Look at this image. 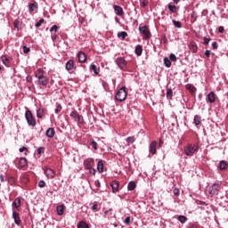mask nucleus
<instances>
[{"label": "nucleus", "mask_w": 228, "mask_h": 228, "mask_svg": "<svg viewBox=\"0 0 228 228\" xmlns=\"http://www.w3.org/2000/svg\"><path fill=\"white\" fill-rule=\"evenodd\" d=\"M53 31H54L56 33V31H58V27L56 25H53L51 28H50V32L53 33Z\"/></svg>", "instance_id": "3c124183"}, {"label": "nucleus", "mask_w": 228, "mask_h": 228, "mask_svg": "<svg viewBox=\"0 0 228 228\" xmlns=\"http://www.w3.org/2000/svg\"><path fill=\"white\" fill-rule=\"evenodd\" d=\"M194 124L195 126H200V116L199 115L194 116Z\"/></svg>", "instance_id": "c9c22d12"}, {"label": "nucleus", "mask_w": 228, "mask_h": 228, "mask_svg": "<svg viewBox=\"0 0 228 228\" xmlns=\"http://www.w3.org/2000/svg\"><path fill=\"white\" fill-rule=\"evenodd\" d=\"M169 60H170V61H177V57L175 56V54L171 53L169 55Z\"/></svg>", "instance_id": "a19ab883"}, {"label": "nucleus", "mask_w": 228, "mask_h": 228, "mask_svg": "<svg viewBox=\"0 0 228 228\" xmlns=\"http://www.w3.org/2000/svg\"><path fill=\"white\" fill-rule=\"evenodd\" d=\"M81 118H83V116H80L78 114V116L77 117V119H75V120H77L78 122H81Z\"/></svg>", "instance_id": "0e129e2a"}, {"label": "nucleus", "mask_w": 228, "mask_h": 228, "mask_svg": "<svg viewBox=\"0 0 228 228\" xmlns=\"http://www.w3.org/2000/svg\"><path fill=\"white\" fill-rule=\"evenodd\" d=\"M173 193H174V195H179V193H180L179 189H177V188L174 189Z\"/></svg>", "instance_id": "bf43d9fd"}, {"label": "nucleus", "mask_w": 228, "mask_h": 228, "mask_svg": "<svg viewBox=\"0 0 228 228\" xmlns=\"http://www.w3.org/2000/svg\"><path fill=\"white\" fill-rule=\"evenodd\" d=\"M57 215L61 216L65 211V205H60L56 208Z\"/></svg>", "instance_id": "6ab92c4d"}, {"label": "nucleus", "mask_w": 228, "mask_h": 228, "mask_svg": "<svg viewBox=\"0 0 228 228\" xmlns=\"http://www.w3.org/2000/svg\"><path fill=\"white\" fill-rule=\"evenodd\" d=\"M87 170H89V174H92L93 175H95V168L91 167V168H89Z\"/></svg>", "instance_id": "864d4df0"}, {"label": "nucleus", "mask_w": 228, "mask_h": 228, "mask_svg": "<svg viewBox=\"0 0 228 228\" xmlns=\"http://www.w3.org/2000/svg\"><path fill=\"white\" fill-rule=\"evenodd\" d=\"M45 134L47 138H53L54 134H56V132L54 131V128L50 127L46 130Z\"/></svg>", "instance_id": "f3484780"}, {"label": "nucleus", "mask_w": 228, "mask_h": 228, "mask_svg": "<svg viewBox=\"0 0 228 228\" xmlns=\"http://www.w3.org/2000/svg\"><path fill=\"white\" fill-rule=\"evenodd\" d=\"M110 186L112 188L113 193H117V191H118V182L117 181L111 182Z\"/></svg>", "instance_id": "aec40b11"}, {"label": "nucleus", "mask_w": 228, "mask_h": 228, "mask_svg": "<svg viewBox=\"0 0 228 228\" xmlns=\"http://www.w3.org/2000/svg\"><path fill=\"white\" fill-rule=\"evenodd\" d=\"M42 24H44V19L39 20L37 23H36V28H40V26H42Z\"/></svg>", "instance_id": "c03bdc74"}, {"label": "nucleus", "mask_w": 228, "mask_h": 228, "mask_svg": "<svg viewBox=\"0 0 228 228\" xmlns=\"http://www.w3.org/2000/svg\"><path fill=\"white\" fill-rule=\"evenodd\" d=\"M39 188H45V182L44 180H40L38 182Z\"/></svg>", "instance_id": "37998d69"}, {"label": "nucleus", "mask_w": 228, "mask_h": 228, "mask_svg": "<svg viewBox=\"0 0 228 228\" xmlns=\"http://www.w3.org/2000/svg\"><path fill=\"white\" fill-rule=\"evenodd\" d=\"M31 51V49H29V47L28 46H23V53L25 54H28V53H29Z\"/></svg>", "instance_id": "09e8293b"}, {"label": "nucleus", "mask_w": 228, "mask_h": 228, "mask_svg": "<svg viewBox=\"0 0 228 228\" xmlns=\"http://www.w3.org/2000/svg\"><path fill=\"white\" fill-rule=\"evenodd\" d=\"M192 53H197V46H194V47H193Z\"/></svg>", "instance_id": "338daca9"}, {"label": "nucleus", "mask_w": 228, "mask_h": 228, "mask_svg": "<svg viewBox=\"0 0 228 228\" xmlns=\"http://www.w3.org/2000/svg\"><path fill=\"white\" fill-rule=\"evenodd\" d=\"M187 220H188V217H186L185 216H178V222L180 224H186Z\"/></svg>", "instance_id": "72a5a7b5"}, {"label": "nucleus", "mask_w": 228, "mask_h": 228, "mask_svg": "<svg viewBox=\"0 0 228 228\" xmlns=\"http://www.w3.org/2000/svg\"><path fill=\"white\" fill-rule=\"evenodd\" d=\"M18 165H19L20 168H24V167L28 166V159H26L24 157L20 158Z\"/></svg>", "instance_id": "dca6fc26"}, {"label": "nucleus", "mask_w": 228, "mask_h": 228, "mask_svg": "<svg viewBox=\"0 0 228 228\" xmlns=\"http://www.w3.org/2000/svg\"><path fill=\"white\" fill-rule=\"evenodd\" d=\"M12 218L14 220V224H16V225H20V216L19 215V213L13 211L12 212Z\"/></svg>", "instance_id": "2eb2a0df"}, {"label": "nucleus", "mask_w": 228, "mask_h": 228, "mask_svg": "<svg viewBox=\"0 0 228 228\" xmlns=\"http://www.w3.org/2000/svg\"><path fill=\"white\" fill-rule=\"evenodd\" d=\"M134 52L137 56H142V53H143V48H142V45H137Z\"/></svg>", "instance_id": "bb28decb"}, {"label": "nucleus", "mask_w": 228, "mask_h": 228, "mask_svg": "<svg viewBox=\"0 0 228 228\" xmlns=\"http://www.w3.org/2000/svg\"><path fill=\"white\" fill-rule=\"evenodd\" d=\"M208 102H210V104H213L216 102V94H215L214 92H210L208 94Z\"/></svg>", "instance_id": "4468645a"}, {"label": "nucleus", "mask_w": 228, "mask_h": 228, "mask_svg": "<svg viewBox=\"0 0 228 228\" xmlns=\"http://www.w3.org/2000/svg\"><path fill=\"white\" fill-rule=\"evenodd\" d=\"M199 151V146L195 144H189L185 149L184 152L186 156H193L195 152Z\"/></svg>", "instance_id": "20e7f679"}, {"label": "nucleus", "mask_w": 228, "mask_h": 228, "mask_svg": "<svg viewBox=\"0 0 228 228\" xmlns=\"http://www.w3.org/2000/svg\"><path fill=\"white\" fill-rule=\"evenodd\" d=\"M115 63L121 69H126V67H127V61H126V59H124L123 57L116 58Z\"/></svg>", "instance_id": "423d86ee"}, {"label": "nucleus", "mask_w": 228, "mask_h": 228, "mask_svg": "<svg viewBox=\"0 0 228 228\" xmlns=\"http://www.w3.org/2000/svg\"><path fill=\"white\" fill-rule=\"evenodd\" d=\"M134 136H130L126 138V142L127 143H134Z\"/></svg>", "instance_id": "79ce46f5"}, {"label": "nucleus", "mask_w": 228, "mask_h": 228, "mask_svg": "<svg viewBox=\"0 0 228 228\" xmlns=\"http://www.w3.org/2000/svg\"><path fill=\"white\" fill-rule=\"evenodd\" d=\"M1 60L4 65H5V67H8V65L10 64V61L8 60V57H6L5 55H2Z\"/></svg>", "instance_id": "473e14b6"}, {"label": "nucleus", "mask_w": 228, "mask_h": 228, "mask_svg": "<svg viewBox=\"0 0 228 228\" xmlns=\"http://www.w3.org/2000/svg\"><path fill=\"white\" fill-rule=\"evenodd\" d=\"M139 31L141 35H143V38L145 40H149V38H151V30H149V27H147V25L139 27Z\"/></svg>", "instance_id": "39448f33"}, {"label": "nucleus", "mask_w": 228, "mask_h": 228, "mask_svg": "<svg viewBox=\"0 0 228 228\" xmlns=\"http://www.w3.org/2000/svg\"><path fill=\"white\" fill-rule=\"evenodd\" d=\"M187 228H198L197 225L193 224H190Z\"/></svg>", "instance_id": "e2e57ef3"}, {"label": "nucleus", "mask_w": 228, "mask_h": 228, "mask_svg": "<svg viewBox=\"0 0 228 228\" xmlns=\"http://www.w3.org/2000/svg\"><path fill=\"white\" fill-rule=\"evenodd\" d=\"M124 224H126V225H129V224H131V217L126 216L124 220Z\"/></svg>", "instance_id": "a18cd8bd"}, {"label": "nucleus", "mask_w": 228, "mask_h": 228, "mask_svg": "<svg viewBox=\"0 0 228 228\" xmlns=\"http://www.w3.org/2000/svg\"><path fill=\"white\" fill-rule=\"evenodd\" d=\"M54 111L58 115L61 111V104H58Z\"/></svg>", "instance_id": "49530a36"}, {"label": "nucleus", "mask_w": 228, "mask_h": 228, "mask_svg": "<svg viewBox=\"0 0 228 228\" xmlns=\"http://www.w3.org/2000/svg\"><path fill=\"white\" fill-rule=\"evenodd\" d=\"M186 90H189V92H191V94H194V92H197V88L193 84H187L185 86Z\"/></svg>", "instance_id": "5701e85b"}, {"label": "nucleus", "mask_w": 228, "mask_h": 228, "mask_svg": "<svg viewBox=\"0 0 228 228\" xmlns=\"http://www.w3.org/2000/svg\"><path fill=\"white\" fill-rule=\"evenodd\" d=\"M38 9V4L37 2L28 4V12H32Z\"/></svg>", "instance_id": "4be33fe9"}, {"label": "nucleus", "mask_w": 228, "mask_h": 228, "mask_svg": "<svg viewBox=\"0 0 228 228\" xmlns=\"http://www.w3.org/2000/svg\"><path fill=\"white\" fill-rule=\"evenodd\" d=\"M12 207L15 208V209H19V208H20V198H16L12 202Z\"/></svg>", "instance_id": "b1692460"}, {"label": "nucleus", "mask_w": 228, "mask_h": 228, "mask_svg": "<svg viewBox=\"0 0 228 228\" xmlns=\"http://www.w3.org/2000/svg\"><path fill=\"white\" fill-rule=\"evenodd\" d=\"M167 99H172L173 95H174V92L172 91V88H167Z\"/></svg>", "instance_id": "7c9ffc66"}, {"label": "nucleus", "mask_w": 228, "mask_h": 228, "mask_svg": "<svg viewBox=\"0 0 228 228\" xmlns=\"http://www.w3.org/2000/svg\"><path fill=\"white\" fill-rule=\"evenodd\" d=\"M45 172V177H47V179H54L56 173H54V171L49 167H46L44 169Z\"/></svg>", "instance_id": "0eeeda50"}, {"label": "nucleus", "mask_w": 228, "mask_h": 228, "mask_svg": "<svg viewBox=\"0 0 228 228\" xmlns=\"http://www.w3.org/2000/svg\"><path fill=\"white\" fill-rule=\"evenodd\" d=\"M77 228H90V226L88 225V224L85 223V221H80L77 224Z\"/></svg>", "instance_id": "c756f323"}, {"label": "nucleus", "mask_w": 228, "mask_h": 228, "mask_svg": "<svg viewBox=\"0 0 228 228\" xmlns=\"http://www.w3.org/2000/svg\"><path fill=\"white\" fill-rule=\"evenodd\" d=\"M113 8L116 15L118 17H122V15H124V9H122L120 5H113Z\"/></svg>", "instance_id": "f8f14e48"}, {"label": "nucleus", "mask_w": 228, "mask_h": 228, "mask_svg": "<svg viewBox=\"0 0 228 228\" xmlns=\"http://www.w3.org/2000/svg\"><path fill=\"white\" fill-rule=\"evenodd\" d=\"M210 40H211L210 38L204 37V44H205L206 45H208V44H209Z\"/></svg>", "instance_id": "13d9d810"}, {"label": "nucleus", "mask_w": 228, "mask_h": 228, "mask_svg": "<svg viewBox=\"0 0 228 228\" xmlns=\"http://www.w3.org/2000/svg\"><path fill=\"white\" fill-rule=\"evenodd\" d=\"M140 4L142 8H145L149 4V0H140Z\"/></svg>", "instance_id": "ea45409f"}, {"label": "nucleus", "mask_w": 228, "mask_h": 228, "mask_svg": "<svg viewBox=\"0 0 228 228\" xmlns=\"http://www.w3.org/2000/svg\"><path fill=\"white\" fill-rule=\"evenodd\" d=\"M84 165L86 169L88 170L89 168L94 167L95 165V160L94 159H87L84 161Z\"/></svg>", "instance_id": "9d476101"}, {"label": "nucleus", "mask_w": 228, "mask_h": 228, "mask_svg": "<svg viewBox=\"0 0 228 228\" xmlns=\"http://www.w3.org/2000/svg\"><path fill=\"white\" fill-rule=\"evenodd\" d=\"M205 56H207V58H209V56H211V51L206 50L205 51Z\"/></svg>", "instance_id": "6e6d98bb"}, {"label": "nucleus", "mask_w": 228, "mask_h": 228, "mask_svg": "<svg viewBox=\"0 0 228 228\" xmlns=\"http://www.w3.org/2000/svg\"><path fill=\"white\" fill-rule=\"evenodd\" d=\"M20 152H24V151H26V152H25V156H28V148H26V147H22V148H20Z\"/></svg>", "instance_id": "8fccbe9b"}, {"label": "nucleus", "mask_w": 228, "mask_h": 228, "mask_svg": "<svg viewBox=\"0 0 228 228\" xmlns=\"http://www.w3.org/2000/svg\"><path fill=\"white\" fill-rule=\"evenodd\" d=\"M77 56L79 63H85L86 61V53L79 52Z\"/></svg>", "instance_id": "ddd939ff"}, {"label": "nucleus", "mask_w": 228, "mask_h": 228, "mask_svg": "<svg viewBox=\"0 0 228 228\" xmlns=\"http://www.w3.org/2000/svg\"><path fill=\"white\" fill-rule=\"evenodd\" d=\"M66 70H74L76 69V64L74 62V60H69L65 64Z\"/></svg>", "instance_id": "9b49d317"}, {"label": "nucleus", "mask_w": 228, "mask_h": 228, "mask_svg": "<svg viewBox=\"0 0 228 228\" xmlns=\"http://www.w3.org/2000/svg\"><path fill=\"white\" fill-rule=\"evenodd\" d=\"M164 65L167 69H170V67H172V61H170V59H168L167 57H165L164 58Z\"/></svg>", "instance_id": "c85d7f7f"}, {"label": "nucleus", "mask_w": 228, "mask_h": 228, "mask_svg": "<svg viewBox=\"0 0 228 228\" xmlns=\"http://www.w3.org/2000/svg\"><path fill=\"white\" fill-rule=\"evenodd\" d=\"M220 190V184L214 183L209 187L210 195H218V191Z\"/></svg>", "instance_id": "6e6552de"}, {"label": "nucleus", "mask_w": 228, "mask_h": 228, "mask_svg": "<svg viewBox=\"0 0 228 228\" xmlns=\"http://www.w3.org/2000/svg\"><path fill=\"white\" fill-rule=\"evenodd\" d=\"M157 147H158V142L152 141L149 146L150 154H153V155L156 154L158 152Z\"/></svg>", "instance_id": "1a4fd4ad"}, {"label": "nucleus", "mask_w": 228, "mask_h": 228, "mask_svg": "<svg viewBox=\"0 0 228 228\" xmlns=\"http://www.w3.org/2000/svg\"><path fill=\"white\" fill-rule=\"evenodd\" d=\"M167 8L171 13H177V7L175 5L168 4Z\"/></svg>", "instance_id": "cd10ccee"}, {"label": "nucleus", "mask_w": 228, "mask_h": 228, "mask_svg": "<svg viewBox=\"0 0 228 228\" xmlns=\"http://www.w3.org/2000/svg\"><path fill=\"white\" fill-rule=\"evenodd\" d=\"M126 37H127V32L126 31H121L118 33V37L121 38V40H126Z\"/></svg>", "instance_id": "2f4dec72"}, {"label": "nucleus", "mask_w": 228, "mask_h": 228, "mask_svg": "<svg viewBox=\"0 0 228 228\" xmlns=\"http://www.w3.org/2000/svg\"><path fill=\"white\" fill-rule=\"evenodd\" d=\"M134 188H136V183L134 181L129 182V183L127 185L128 191H133V190H134Z\"/></svg>", "instance_id": "393cba45"}, {"label": "nucleus", "mask_w": 228, "mask_h": 228, "mask_svg": "<svg viewBox=\"0 0 228 228\" xmlns=\"http://www.w3.org/2000/svg\"><path fill=\"white\" fill-rule=\"evenodd\" d=\"M43 152H44V147H39L37 149V154H43Z\"/></svg>", "instance_id": "4d7b16f0"}, {"label": "nucleus", "mask_w": 228, "mask_h": 228, "mask_svg": "<svg viewBox=\"0 0 228 228\" xmlns=\"http://www.w3.org/2000/svg\"><path fill=\"white\" fill-rule=\"evenodd\" d=\"M36 77L37 78L38 84L41 85V86H47V83H49V78L44 76L43 69H38V73H36Z\"/></svg>", "instance_id": "f257e3e1"}, {"label": "nucleus", "mask_w": 228, "mask_h": 228, "mask_svg": "<svg viewBox=\"0 0 228 228\" xmlns=\"http://www.w3.org/2000/svg\"><path fill=\"white\" fill-rule=\"evenodd\" d=\"M90 70H92L93 72H94V74H99V71L97 70V66L95 64H91L90 65Z\"/></svg>", "instance_id": "e433bc0d"}, {"label": "nucleus", "mask_w": 228, "mask_h": 228, "mask_svg": "<svg viewBox=\"0 0 228 228\" xmlns=\"http://www.w3.org/2000/svg\"><path fill=\"white\" fill-rule=\"evenodd\" d=\"M45 114V109H39L37 111V118H42V117H44Z\"/></svg>", "instance_id": "a878e982"}, {"label": "nucleus", "mask_w": 228, "mask_h": 228, "mask_svg": "<svg viewBox=\"0 0 228 228\" xmlns=\"http://www.w3.org/2000/svg\"><path fill=\"white\" fill-rule=\"evenodd\" d=\"M97 170L100 174H102V172H104V163H102V160L98 161Z\"/></svg>", "instance_id": "412c9836"}, {"label": "nucleus", "mask_w": 228, "mask_h": 228, "mask_svg": "<svg viewBox=\"0 0 228 228\" xmlns=\"http://www.w3.org/2000/svg\"><path fill=\"white\" fill-rule=\"evenodd\" d=\"M116 22L119 23L120 20H118L117 17L115 18Z\"/></svg>", "instance_id": "774afa93"}, {"label": "nucleus", "mask_w": 228, "mask_h": 228, "mask_svg": "<svg viewBox=\"0 0 228 228\" xmlns=\"http://www.w3.org/2000/svg\"><path fill=\"white\" fill-rule=\"evenodd\" d=\"M91 145L94 149V151H97V142L92 141Z\"/></svg>", "instance_id": "de8ad7c7"}, {"label": "nucleus", "mask_w": 228, "mask_h": 228, "mask_svg": "<svg viewBox=\"0 0 228 228\" xmlns=\"http://www.w3.org/2000/svg\"><path fill=\"white\" fill-rule=\"evenodd\" d=\"M13 26H14V28H16V29H19V20H14V22H13Z\"/></svg>", "instance_id": "5fc2aeb1"}, {"label": "nucleus", "mask_w": 228, "mask_h": 228, "mask_svg": "<svg viewBox=\"0 0 228 228\" xmlns=\"http://www.w3.org/2000/svg\"><path fill=\"white\" fill-rule=\"evenodd\" d=\"M1 183H4V175H0Z\"/></svg>", "instance_id": "69168bd1"}, {"label": "nucleus", "mask_w": 228, "mask_h": 228, "mask_svg": "<svg viewBox=\"0 0 228 228\" xmlns=\"http://www.w3.org/2000/svg\"><path fill=\"white\" fill-rule=\"evenodd\" d=\"M69 115H70L71 118H74V120H77V116H78L79 114L77 113V111L73 110V111L70 112Z\"/></svg>", "instance_id": "4c0bfd02"}, {"label": "nucleus", "mask_w": 228, "mask_h": 228, "mask_svg": "<svg viewBox=\"0 0 228 228\" xmlns=\"http://www.w3.org/2000/svg\"><path fill=\"white\" fill-rule=\"evenodd\" d=\"M127 98V92H126V86L121 87L115 95L116 101L118 102H124Z\"/></svg>", "instance_id": "f03ea898"}, {"label": "nucleus", "mask_w": 228, "mask_h": 228, "mask_svg": "<svg viewBox=\"0 0 228 228\" xmlns=\"http://www.w3.org/2000/svg\"><path fill=\"white\" fill-rule=\"evenodd\" d=\"M199 16H197V13L195 12H192L191 15V22H196Z\"/></svg>", "instance_id": "58836bf2"}, {"label": "nucleus", "mask_w": 228, "mask_h": 228, "mask_svg": "<svg viewBox=\"0 0 228 228\" xmlns=\"http://www.w3.org/2000/svg\"><path fill=\"white\" fill-rule=\"evenodd\" d=\"M212 47H213V49L218 48V45L216 44V42L212 43Z\"/></svg>", "instance_id": "680f3d73"}, {"label": "nucleus", "mask_w": 228, "mask_h": 228, "mask_svg": "<svg viewBox=\"0 0 228 228\" xmlns=\"http://www.w3.org/2000/svg\"><path fill=\"white\" fill-rule=\"evenodd\" d=\"M92 209L93 211H99V206L96 203H94L92 207Z\"/></svg>", "instance_id": "603ef678"}, {"label": "nucleus", "mask_w": 228, "mask_h": 228, "mask_svg": "<svg viewBox=\"0 0 228 228\" xmlns=\"http://www.w3.org/2000/svg\"><path fill=\"white\" fill-rule=\"evenodd\" d=\"M25 118L28 126H31V127H35L37 126V121L35 120V118H33V114L31 113V110H27L25 112Z\"/></svg>", "instance_id": "7ed1b4c3"}, {"label": "nucleus", "mask_w": 228, "mask_h": 228, "mask_svg": "<svg viewBox=\"0 0 228 228\" xmlns=\"http://www.w3.org/2000/svg\"><path fill=\"white\" fill-rule=\"evenodd\" d=\"M172 22H173L175 28H183V23H181V21H177L175 20H172Z\"/></svg>", "instance_id": "f704fd0d"}, {"label": "nucleus", "mask_w": 228, "mask_h": 228, "mask_svg": "<svg viewBox=\"0 0 228 228\" xmlns=\"http://www.w3.org/2000/svg\"><path fill=\"white\" fill-rule=\"evenodd\" d=\"M224 31H225V29L224 28L223 26H221V27L218 28V32H219V33H224Z\"/></svg>", "instance_id": "052dcab7"}, {"label": "nucleus", "mask_w": 228, "mask_h": 228, "mask_svg": "<svg viewBox=\"0 0 228 228\" xmlns=\"http://www.w3.org/2000/svg\"><path fill=\"white\" fill-rule=\"evenodd\" d=\"M219 170H227L228 163L225 160H221L218 166Z\"/></svg>", "instance_id": "a211bd4d"}]
</instances>
